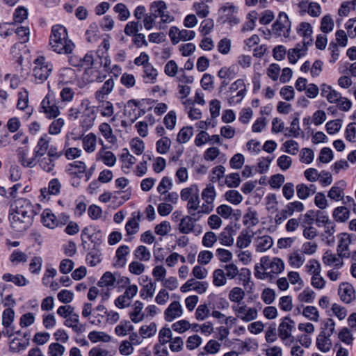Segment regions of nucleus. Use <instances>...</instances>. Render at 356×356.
<instances>
[{"label": "nucleus", "instance_id": "1", "mask_svg": "<svg viewBox=\"0 0 356 356\" xmlns=\"http://www.w3.org/2000/svg\"><path fill=\"white\" fill-rule=\"evenodd\" d=\"M39 211V204H33L24 198L17 200L8 216L10 227L17 232L26 231L32 225L33 218Z\"/></svg>", "mask_w": 356, "mask_h": 356}, {"label": "nucleus", "instance_id": "2", "mask_svg": "<svg viewBox=\"0 0 356 356\" xmlns=\"http://www.w3.org/2000/svg\"><path fill=\"white\" fill-rule=\"evenodd\" d=\"M49 45L52 51L59 54H72L75 47L74 42L68 38L66 28L60 24L52 26Z\"/></svg>", "mask_w": 356, "mask_h": 356}, {"label": "nucleus", "instance_id": "3", "mask_svg": "<svg viewBox=\"0 0 356 356\" xmlns=\"http://www.w3.org/2000/svg\"><path fill=\"white\" fill-rule=\"evenodd\" d=\"M260 264L262 271L257 270L258 267L256 266L254 272V276L260 280L272 279L284 270V263L278 257H262Z\"/></svg>", "mask_w": 356, "mask_h": 356}, {"label": "nucleus", "instance_id": "4", "mask_svg": "<svg viewBox=\"0 0 356 356\" xmlns=\"http://www.w3.org/2000/svg\"><path fill=\"white\" fill-rule=\"evenodd\" d=\"M321 95L327 101L333 104H337L339 109L343 112H348L352 107V102L347 97L334 89L331 86L323 83L320 86Z\"/></svg>", "mask_w": 356, "mask_h": 356}, {"label": "nucleus", "instance_id": "5", "mask_svg": "<svg viewBox=\"0 0 356 356\" xmlns=\"http://www.w3.org/2000/svg\"><path fill=\"white\" fill-rule=\"evenodd\" d=\"M53 70V65L42 56H38L33 61L32 75L36 83H44L49 76Z\"/></svg>", "mask_w": 356, "mask_h": 356}, {"label": "nucleus", "instance_id": "6", "mask_svg": "<svg viewBox=\"0 0 356 356\" xmlns=\"http://www.w3.org/2000/svg\"><path fill=\"white\" fill-rule=\"evenodd\" d=\"M63 155L62 152H58L56 147H51L49 154L37 159L40 168L44 172L54 175L56 173V161Z\"/></svg>", "mask_w": 356, "mask_h": 356}, {"label": "nucleus", "instance_id": "7", "mask_svg": "<svg viewBox=\"0 0 356 356\" xmlns=\"http://www.w3.org/2000/svg\"><path fill=\"white\" fill-rule=\"evenodd\" d=\"M232 309L236 318L244 323L252 321L258 317V309L248 307L245 302L233 305Z\"/></svg>", "mask_w": 356, "mask_h": 356}, {"label": "nucleus", "instance_id": "8", "mask_svg": "<svg viewBox=\"0 0 356 356\" xmlns=\"http://www.w3.org/2000/svg\"><path fill=\"white\" fill-rule=\"evenodd\" d=\"M202 198L204 200L198 214H209L214 208V201L216 197V191L213 185L209 184L202 192Z\"/></svg>", "mask_w": 356, "mask_h": 356}, {"label": "nucleus", "instance_id": "9", "mask_svg": "<svg viewBox=\"0 0 356 356\" xmlns=\"http://www.w3.org/2000/svg\"><path fill=\"white\" fill-rule=\"evenodd\" d=\"M149 10L154 17L160 18L163 23H170L174 21V17L168 10L166 3L161 0L153 1Z\"/></svg>", "mask_w": 356, "mask_h": 356}, {"label": "nucleus", "instance_id": "10", "mask_svg": "<svg viewBox=\"0 0 356 356\" xmlns=\"http://www.w3.org/2000/svg\"><path fill=\"white\" fill-rule=\"evenodd\" d=\"M40 112L44 113L47 118H56L60 115L54 94L49 92L46 95L40 104Z\"/></svg>", "mask_w": 356, "mask_h": 356}, {"label": "nucleus", "instance_id": "11", "mask_svg": "<svg viewBox=\"0 0 356 356\" xmlns=\"http://www.w3.org/2000/svg\"><path fill=\"white\" fill-rule=\"evenodd\" d=\"M193 216L190 214L181 219L178 229L181 234H188L193 233L197 236L202 232L201 226L196 225L195 224L197 219H195Z\"/></svg>", "mask_w": 356, "mask_h": 356}, {"label": "nucleus", "instance_id": "12", "mask_svg": "<svg viewBox=\"0 0 356 356\" xmlns=\"http://www.w3.org/2000/svg\"><path fill=\"white\" fill-rule=\"evenodd\" d=\"M81 137L77 136L73 133L67 134L65 136V140L64 143V148L63 154L65 155L67 159L73 160L77 158H79L82 154V151L81 149L77 147H71V140H80Z\"/></svg>", "mask_w": 356, "mask_h": 356}, {"label": "nucleus", "instance_id": "13", "mask_svg": "<svg viewBox=\"0 0 356 356\" xmlns=\"http://www.w3.org/2000/svg\"><path fill=\"white\" fill-rule=\"evenodd\" d=\"M293 327V321L287 316L282 319L278 327L279 337L287 346H289L293 341V337L291 335Z\"/></svg>", "mask_w": 356, "mask_h": 356}, {"label": "nucleus", "instance_id": "14", "mask_svg": "<svg viewBox=\"0 0 356 356\" xmlns=\"http://www.w3.org/2000/svg\"><path fill=\"white\" fill-rule=\"evenodd\" d=\"M140 102L136 99L129 100L124 109V115L127 117L131 123H134L141 115H144L145 111L140 108Z\"/></svg>", "mask_w": 356, "mask_h": 356}, {"label": "nucleus", "instance_id": "15", "mask_svg": "<svg viewBox=\"0 0 356 356\" xmlns=\"http://www.w3.org/2000/svg\"><path fill=\"white\" fill-rule=\"evenodd\" d=\"M94 63V56L92 52L87 53L83 58L80 60L79 65L85 68L86 74H88L90 72H95L92 77L90 78L89 81L91 82L97 81V82H102L105 78V74H100L97 71H93L91 69V66Z\"/></svg>", "mask_w": 356, "mask_h": 356}, {"label": "nucleus", "instance_id": "16", "mask_svg": "<svg viewBox=\"0 0 356 356\" xmlns=\"http://www.w3.org/2000/svg\"><path fill=\"white\" fill-rule=\"evenodd\" d=\"M290 29L291 22L288 15L284 12L280 13L278 19L273 24L272 29L273 33L279 36H286L289 35Z\"/></svg>", "mask_w": 356, "mask_h": 356}, {"label": "nucleus", "instance_id": "17", "mask_svg": "<svg viewBox=\"0 0 356 356\" xmlns=\"http://www.w3.org/2000/svg\"><path fill=\"white\" fill-rule=\"evenodd\" d=\"M51 140L52 138L47 134L40 136L33 149V154L37 159L44 156L46 154H49V149L52 147L50 145Z\"/></svg>", "mask_w": 356, "mask_h": 356}, {"label": "nucleus", "instance_id": "18", "mask_svg": "<svg viewBox=\"0 0 356 356\" xmlns=\"http://www.w3.org/2000/svg\"><path fill=\"white\" fill-rule=\"evenodd\" d=\"M338 294L341 300L346 304L352 302L356 297L354 287L348 282H343L339 285Z\"/></svg>", "mask_w": 356, "mask_h": 356}, {"label": "nucleus", "instance_id": "19", "mask_svg": "<svg viewBox=\"0 0 356 356\" xmlns=\"http://www.w3.org/2000/svg\"><path fill=\"white\" fill-rule=\"evenodd\" d=\"M183 314V308L178 301L172 302L164 312V318L168 322H172Z\"/></svg>", "mask_w": 356, "mask_h": 356}, {"label": "nucleus", "instance_id": "20", "mask_svg": "<svg viewBox=\"0 0 356 356\" xmlns=\"http://www.w3.org/2000/svg\"><path fill=\"white\" fill-rule=\"evenodd\" d=\"M273 245V239L267 234L257 235L254 238V246L258 252H264L269 250Z\"/></svg>", "mask_w": 356, "mask_h": 356}, {"label": "nucleus", "instance_id": "21", "mask_svg": "<svg viewBox=\"0 0 356 356\" xmlns=\"http://www.w3.org/2000/svg\"><path fill=\"white\" fill-rule=\"evenodd\" d=\"M140 218L141 213L140 211H134L131 213V217L125 225V230L127 235L136 234L139 231Z\"/></svg>", "mask_w": 356, "mask_h": 356}, {"label": "nucleus", "instance_id": "22", "mask_svg": "<svg viewBox=\"0 0 356 356\" xmlns=\"http://www.w3.org/2000/svg\"><path fill=\"white\" fill-rule=\"evenodd\" d=\"M115 86V81L113 78H109L105 81L103 85L98 89L95 97L97 100H104L108 98V96L112 92Z\"/></svg>", "mask_w": 356, "mask_h": 356}, {"label": "nucleus", "instance_id": "23", "mask_svg": "<svg viewBox=\"0 0 356 356\" xmlns=\"http://www.w3.org/2000/svg\"><path fill=\"white\" fill-rule=\"evenodd\" d=\"M97 161H102L108 167H113L115 165L117 158L111 151L106 150L105 147H102L96 154Z\"/></svg>", "mask_w": 356, "mask_h": 356}, {"label": "nucleus", "instance_id": "24", "mask_svg": "<svg viewBox=\"0 0 356 356\" xmlns=\"http://www.w3.org/2000/svg\"><path fill=\"white\" fill-rule=\"evenodd\" d=\"M29 150L24 147L18 148L17 157L19 162L25 168H32L37 164V159L33 154L32 157H29Z\"/></svg>", "mask_w": 356, "mask_h": 356}, {"label": "nucleus", "instance_id": "25", "mask_svg": "<svg viewBox=\"0 0 356 356\" xmlns=\"http://www.w3.org/2000/svg\"><path fill=\"white\" fill-rule=\"evenodd\" d=\"M41 222L42 225L49 228L54 229L60 226L59 220L51 209H44L41 214Z\"/></svg>", "mask_w": 356, "mask_h": 356}, {"label": "nucleus", "instance_id": "26", "mask_svg": "<svg viewBox=\"0 0 356 356\" xmlns=\"http://www.w3.org/2000/svg\"><path fill=\"white\" fill-rule=\"evenodd\" d=\"M144 304L136 300L132 305V310L129 312V317L131 321L134 323H138L143 321L145 317V314L143 311Z\"/></svg>", "mask_w": 356, "mask_h": 356}, {"label": "nucleus", "instance_id": "27", "mask_svg": "<svg viewBox=\"0 0 356 356\" xmlns=\"http://www.w3.org/2000/svg\"><path fill=\"white\" fill-rule=\"evenodd\" d=\"M346 184L344 181H340L331 187L327 193V197L336 202L341 201L344 194Z\"/></svg>", "mask_w": 356, "mask_h": 356}, {"label": "nucleus", "instance_id": "28", "mask_svg": "<svg viewBox=\"0 0 356 356\" xmlns=\"http://www.w3.org/2000/svg\"><path fill=\"white\" fill-rule=\"evenodd\" d=\"M317 188L314 184L307 185L299 184L296 186L297 196L300 200H306L316 193Z\"/></svg>", "mask_w": 356, "mask_h": 356}, {"label": "nucleus", "instance_id": "29", "mask_svg": "<svg viewBox=\"0 0 356 356\" xmlns=\"http://www.w3.org/2000/svg\"><path fill=\"white\" fill-rule=\"evenodd\" d=\"M82 140V146L87 153H92L97 147V136L94 133H89L86 136H79Z\"/></svg>", "mask_w": 356, "mask_h": 356}, {"label": "nucleus", "instance_id": "30", "mask_svg": "<svg viewBox=\"0 0 356 356\" xmlns=\"http://www.w3.org/2000/svg\"><path fill=\"white\" fill-rule=\"evenodd\" d=\"M130 252V248L127 245H120L115 252L114 266L118 268L124 267L127 261V256Z\"/></svg>", "mask_w": 356, "mask_h": 356}, {"label": "nucleus", "instance_id": "31", "mask_svg": "<svg viewBox=\"0 0 356 356\" xmlns=\"http://www.w3.org/2000/svg\"><path fill=\"white\" fill-rule=\"evenodd\" d=\"M95 119L94 108H87L81 117L80 124L83 129L89 130L93 127Z\"/></svg>", "mask_w": 356, "mask_h": 356}, {"label": "nucleus", "instance_id": "32", "mask_svg": "<svg viewBox=\"0 0 356 356\" xmlns=\"http://www.w3.org/2000/svg\"><path fill=\"white\" fill-rule=\"evenodd\" d=\"M159 75L158 70L152 64L146 65L143 68L142 78L145 83L153 84L156 83Z\"/></svg>", "mask_w": 356, "mask_h": 356}, {"label": "nucleus", "instance_id": "33", "mask_svg": "<svg viewBox=\"0 0 356 356\" xmlns=\"http://www.w3.org/2000/svg\"><path fill=\"white\" fill-rule=\"evenodd\" d=\"M234 230L232 227L227 226L218 236L220 243L225 246H232L234 244Z\"/></svg>", "mask_w": 356, "mask_h": 356}, {"label": "nucleus", "instance_id": "34", "mask_svg": "<svg viewBox=\"0 0 356 356\" xmlns=\"http://www.w3.org/2000/svg\"><path fill=\"white\" fill-rule=\"evenodd\" d=\"M350 238L346 234L340 238L337 245V251L338 256L342 258H349L350 257V252L349 250V245L350 243Z\"/></svg>", "mask_w": 356, "mask_h": 356}, {"label": "nucleus", "instance_id": "35", "mask_svg": "<svg viewBox=\"0 0 356 356\" xmlns=\"http://www.w3.org/2000/svg\"><path fill=\"white\" fill-rule=\"evenodd\" d=\"M316 346L322 353L329 352L332 346L330 337L325 334V332H320L316 338Z\"/></svg>", "mask_w": 356, "mask_h": 356}, {"label": "nucleus", "instance_id": "36", "mask_svg": "<svg viewBox=\"0 0 356 356\" xmlns=\"http://www.w3.org/2000/svg\"><path fill=\"white\" fill-rule=\"evenodd\" d=\"M322 261L325 266H331L334 265L337 268H341L343 266V261L341 259L330 250L323 254Z\"/></svg>", "mask_w": 356, "mask_h": 356}, {"label": "nucleus", "instance_id": "37", "mask_svg": "<svg viewBox=\"0 0 356 356\" xmlns=\"http://www.w3.org/2000/svg\"><path fill=\"white\" fill-rule=\"evenodd\" d=\"M98 106L97 111L100 113L101 115L104 118L112 117L114 114V106L113 103L109 101L97 100Z\"/></svg>", "mask_w": 356, "mask_h": 356}, {"label": "nucleus", "instance_id": "38", "mask_svg": "<svg viewBox=\"0 0 356 356\" xmlns=\"http://www.w3.org/2000/svg\"><path fill=\"white\" fill-rule=\"evenodd\" d=\"M64 325L66 327H71L76 333L81 332L83 330V325L79 324V316L74 312L65 319Z\"/></svg>", "mask_w": 356, "mask_h": 356}, {"label": "nucleus", "instance_id": "39", "mask_svg": "<svg viewBox=\"0 0 356 356\" xmlns=\"http://www.w3.org/2000/svg\"><path fill=\"white\" fill-rule=\"evenodd\" d=\"M3 280L5 282H10L17 286H24L29 283V281L22 275H13L10 273H5L2 276Z\"/></svg>", "mask_w": 356, "mask_h": 356}, {"label": "nucleus", "instance_id": "40", "mask_svg": "<svg viewBox=\"0 0 356 356\" xmlns=\"http://www.w3.org/2000/svg\"><path fill=\"white\" fill-rule=\"evenodd\" d=\"M350 212L346 207H336L332 212L333 218L338 222H344L350 218Z\"/></svg>", "mask_w": 356, "mask_h": 356}, {"label": "nucleus", "instance_id": "41", "mask_svg": "<svg viewBox=\"0 0 356 356\" xmlns=\"http://www.w3.org/2000/svg\"><path fill=\"white\" fill-rule=\"evenodd\" d=\"M227 280L224 269L217 268L213 270L212 273V282L215 286L221 287L225 286L227 283Z\"/></svg>", "mask_w": 356, "mask_h": 356}, {"label": "nucleus", "instance_id": "42", "mask_svg": "<svg viewBox=\"0 0 356 356\" xmlns=\"http://www.w3.org/2000/svg\"><path fill=\"white\" fill-rule=\"evenodd\" d=\"M254 234H250V232L245 230L240 233L236 239V246L240 249L248 248L252 242Z\"/></svg>", "mask_w": 356, "mask_h": 356}, {"label": "nucleus", "instance_id": "43", "mask_svg": "<svg viewBox=\"0 0 356 356\" xmlns=\"http://www.w3.org/2000/svg\"><path fill=\"white\" fill-rule=\"evenodd\" d=\"M305 261V257L301 252L296 251L292 252L289 256V264L294 268H299Z\"/></svg>", "mask_w": 356, "mask_h": 356}, {"label": "nucleus", "instance_id": "44", "mask_svg": "<svg viewBox=\"0 0 356 356\" xmlns=\"http://www.w3.org/2000/svg\"><path fill=\"white\" fill-rule=\"evenodd\" d=\"M157 326L154 322L142 325L138 330L139 335L144 339L150 338L156 334Z\"/></svg>", "mask_w": 356, "mask_h": 356}, {"label": "nucleus", "instance_id": "45", "mask_svg": "<svg viewBox=\"0 0 356 356\" xmlns=\"http://www.w3.org/2000/svg\"><path fill=\"white\" fill-rule=\"evenodd\" d=\"M200 191L194 195L189 201L187 202L186 209L191 216L198 214V211L201 209Z\"/></svg>", "mask_w": 356, "mask_h": 356}, {"label": "nucleus", "instance_id": "46", "mask_svg": "<svg viewBox=\"0 0 356 356\" xmlns=\"http://www.w3.org/2000/svg\"><path fill=\"white\" fill-rule=\"evenodd\" d=\"M134 256L138 261H148L151 258V252L146 246L141 245L134 251Z\"/></svg>", "mask_w": 356, "mask_h": 356}, {"label": "nucleus", "instance_id": "47", "mask_svg": "<svg viewBox=\"0 0 356 356\" xmlns=\"http://www.w3.org/2000/svg\"><path fill=\"white\" fill-rule=\"evenodd\" d=\"M99 131L108 142L114 143L116 141V137L113 135L112 128L109 124L106 122L100 124Z\"/></svg>", "mask_w": 356, "mask_h": 356}, {"label": "nucleus", "instance_id": "48", "mask_svg": "<svg viewBox=\"0 0 356 356\" xmlns=\"http://www.w3.org/2000/svg\"><path fill=\"white\" fill-rule=\"evenodd\" d=\"M116 284V277L114 274L111 272H106L104 273L100 280L98 282V286L100 287H115Z\"/></svg>", "mask_w": 356, "mask_h": 356}, {"label": "nucleus", "instance_id": "49", "mask_svg": "<svg viewBox=\"0 0 356 356\" xmlns=\"http://www.w3.org/2000/svg\"><path fill=\"white\" fill-rule=\"evenodd\" d=\"M134 329V325L129 321H122L115 327V332L119 337H124Z\"/></svg>", "mask_w": 356, "mask_h": 356}, {"label": "nucleus", "instance_id": "50", "mask_svg": "<svg viewBox=\"0 0 356 356\" xmlns=\"http://www.w3.org/2000/svg\"><path fill=\"white\" fill-rule=\"evenodd\" d=\"M245 291L240 287H234L229 293V299L235 304L243 303Z\"/></svg>", "mask_w": 356, "mask_h": 356}, {"label": "nucleus", "instance_id": "51", "mask_svg": "<svg viewBox=\"0 0 356 356\" xmlns=\"http://www.w3.org/2000/svg\"><path fill=\"white\" fill-rule=\"evenodd\" d=\"M156 291V283L152 281L143 286L140 291V296L143 300L152 298Z\"/></svg>", "mask_w": 356, "mask_h": 356}, {"label": "nucleus", "instance_id": "52", "mask_svg": "<svg viewBox=\"0 0 356 356\" xmlns=\"http://www.w3.org/2000/svg\"><path fill=\"white\" fill-rule=\"evenodd\" d=\"M236 74L237 72L234 66L222 67L218 72V76L221 79L232 80Z\"/></svg>", "mask_w": 356, "mask_h": 356}, {"label": "nucleus", "instance_id": "53", "mask_svg": "<svg viewBox=\"0 0 356 356\" xmlns=\"http://www.w3.org/2000/svg\"><path fill=\"white\" fill-rule=\"evenodd\" d=\"M198 186L196 184L190 187L183 188L180 192V197L182 201H189L194 195L199 192Z\"/></svg>", "mask_w": 356, "mask_h": 356}, {"label": "nucleus", "instance_id": "54", "mask_svg": "<svg viewBox=\"0 0 356 356\" xmlns=\"http://www.w3.org/2000/svg\"><path fill=\"white\" fill-rule=\"evenodd\" d=\"M171 146V140L168 137L164 136L156 141V148L158 153L161 154H166Z\"/></svg>", "mask_w": 356, "mask_h": 356}, {"label": "nucleus", "instance_id": "55", "mask_svg": "<svg viewBox=\"0 0 356 356\" xmlns=\"http://www.w3.org/2000/svg\"><path fill=\"white\" fill-rule=\"evenodd\" d=\"M246 92V87L243 79H238L233 82L228 88L226 95L227 96L235 95L238 91Z\"/></svg>", "mask_w": 356, "mask_h": 356}, {"label": "nucleus", "instance_id": "56", "mask_svg": "<svg viewBox=\"0 0 356 356\" xmlns=\"http://www.w3.org/2000/svg\"><path fill=\"white\" fill-rule=\"evenodd\" d=\"M225 200L232 204H239L243 201L242 195L236 190H229L225 193Z\"/></svg>", "mask_w": 356, "mask_h": 356}, {"label": "nucleus", "instance_id": "57", "mask_svg": "<svg viewBox=\"0 0 356 356\" xmlns=\"http://www.w3.org/2000/svg\"><path fill=\"white\" fill-rule=\"evenodd\" d=\"M113 10L118 15V19L120 21H126L130 17V12L129 9L127 6L122 3H117L114 6Z\"/></svg>", "mask_w": 356, "mask_h": 356}, {"label": "nucleus", "instance_id": "58", "mask_svg": "<svg viewBox=\"0 0 356 356\" xmlns=\"http://www.w3.org/2000/svg\"><path fill=\"white\" fill-rule=\"evenodd\" d=\"M302 315L307 319L318 322L319 320V312L317 308L314 306H307L303 309Z\"/></svg>", "mask_w": 356, "mask_h": 356}, {"label": "nucleus", "instance_id": "59", "mask_svg": "<svg viewBox=\"0 0 356 356\" xmlns=\"http://www.w3.org/2000/svg\"><path fill=\"white\" fill-rule=\"evenodd\" d=\"M334 26V20L330 15H326L321 19V31L324 33H328L333 31Z\"/></svg>", "mask_w": 356, "mask_h": 356}, {"label": "nucleus", "instance_id": "60", "mask_svg": "<svg viewBox=\"0 0 356 356\" xmlns=\"http://www.w3.org/2000/svg\"><path fill=\"white\" fill-rule=\"evenodd\" d=\"M65 352V348L62 344L54 342L49 344L47 354L49 356H63Z\"/></svg>", "mask_w": 356, "mask_h": 356}, {"label": "nucleus", "instance_id": "61", "mask_svg": "<svg viewBox=\"0 0 356 356\" xmlns=\"http://www.w3.org/2000/svg\"><path fill=\"white\" fill-rule=\"evenodd\" d=\"M193 134L191 127H183L178 133L177 140L179 143H186L192 137Z\"/></svg>", "mask_w": 356, "mask_h": 356}, {"label": "nucleus", "instance_id": "62", "mask_svg": "<svg viewBox=\"0 0 356 356\" xmlns=\"http://www.w3.org/2000/svg\"><path fill=\"white\" fill-rule=\"evenodd\" d=\"M43 260L41 257H33L29 264V271L35 275L40 273L42 267Z\"/></svg>", "mask_w": 356, "mask_h": 356}, {"label": "nucleus", "instance_id": "63", "mask_svg": "<svg viewBox=\"0 0 356 356\" xmlns=\"http://www.w3.org/2000/svg\"><path fill=\"white\" fill-rule=\"evenodd\" d=\"M218 240V236L214 232L209 231L204 234L202 243L205 248H211Z\"/></svg>", "mask_w": 356, "mask_h": 356}, {"label": "nucleus", "instance_id": "64", "mask_svg": "<svg viewBox=\"0 0 356 356\" xmlns=\"http://www.w3.org/2000/svg\"><path fill=\"white\" fill-rule=\"evenodd\" d=\"M88 339L93 343L108 342L111 340V337L104 332L92 331L88 334Z\"/></svg>", "mask_w": 356, "mask_h": 356}]
</instances>
